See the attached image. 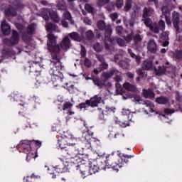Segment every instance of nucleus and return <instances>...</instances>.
Here are the masks:
<instances>
[{
	"label": "nucleus",
	"instance_id": "1",
	"mask_svg": "<svg viewBox=\"0 0 182 182\" xmlns=\"http://www.w3.org/2000/svg\"><path fill=\"white\" fill-rule=\"evenodd\" d=\"M48 50H50L52 56L51 63L50 64V74L51 75L52 82L54 86H58L63 82V74L60 73L62 69V63L56 53H59L60 48L59 45L56 43V37L53 34L48 35V41L47 43Z\"/></svg>",
	"mask_w": 182,
	"mask_h": 182
},
{
	"label": "nucleus",
	"instance_id": "2",
	"mask_svg": "<svg viewBox=\"0 0 182 182\" xmlns=\"http://www.w3.org/2000/svg\"><path fill=\"white\" fill-rule=\"evenodd\" d=\"M143 21L145 25L150 28L151 31L154 33H159L160 31H164L166 29V23L163 20L159 21V25L156 23H152L150 18H144Z\"/></svg>",
	"mask_w": 182,
	"mask_h": 182
},
{
	"label": "nucleus",
	"instance_id": "3",
	"mask_svg": "<svg viewBox=\"0 0 182 182\" xmlns=\"http://www.w3.org/2000/svg\"><path fill=\"white\" fill-rule=\"evenodd\" d=\"M77 143V138L70 134H65L58 140V144L60 149H66L67 146H75Z\"/></svg>",
	"mask_w": 182,
	"mask_h": 182
},
{
	"label": "nucleus",
	"instance_id": "4",
	"mask_svg": "<svg viewBox=\"0 0 182 182\" xmlns=\"http://www.w3.org/2000/svg\"><path fill=\"white\" fill-rule=\"evenodd\" d=\"M141 68L144 69V70H149L150 69H154L155 72H156L157 75H163L164 72H166V68L163 67H158V69L156 68V67L153 66V62L151 60H145L142 64H141Z\"/></svg>",
	"mask_w": 182,
	"mask_h": 182
},
{
	"label": "nucleus",
	"instance_id": "5",
	"mask_svg": "<svg viewBox=\"0 0 182 182\" xmlns=\"http://www.w3.org/2000/svg\"><path fill=\"white\" fill-rule=\"evenodd\" d=\"M102 97L99 95H95L91 97L90 100H87L86 104H81L80 109H86L87 106H91V107H97L100 103H102Z\"/></svg>",
	"mask_w": 182,
	"mask_h": 182
},
{
	"label": "nucleus",
	"instance_id": "6",
	"mask_svg": "<svg viewBox=\"0 0 182 182\" xmlns=\"http://www.w3.org/2000/svg\"><path fill=\"white\" fill-rule=\"evenodd\" d=\"M82 139L83 142L85 144V147L87 149H90V147H92V144L90 143V140H91V141H100L99 139H95V138H92V136H90V134H89V132L86 131L85 132H83L82 134Z\"/></svg>",
	"mask_w": 182,
	"mask_h": 182
},
{
	"label": "nucleus",
	"instance_id": "7",
	"mask_svg": "<svg viewBox=\"0 0 182 182\" xmlns=\"http://www.w3.org/2000/svg\"><path fill=\"white\" fill-rule=\"evenodd\" d=\"M35 32V24L30 25L27 28V33L23 35V39L26 42L31 39V35Z\"/></svg>",
	"mask_w": 182,
	"mask_h": 182
},
{
	"label": "nucleus",
	"instance_id": "8",
	"mask_svg": "<svg viewBox=\"0 0 182 182\" xmlns=\"http://www.w3.org/2000/svg\"><path fill=\"white\" fill-rule=\"evenodd\" d=\"M173 26L176 30V32H180V27L178 23L180 22V14L178 12L174 11L172 14Z\"/></svg>",
	"mask_w": 182,
	"mask_h": 182
},
{
	"label": "nucleus",
	"instance_id": "9",
	"mask_svg": "<svg viewBox=\"0 0 182 182\" xmlns=\"http://www.w3.org/2000/svg\"><path fill=\"white\" fill-rule=\"evenodd\" d=\"M18 146L21 149H23V153H29V151H31V141H29L28 140L22 141L21 142H20Z\"/></svg>",
	"mask_w": 182,
	"mask_h": 182
},
{
	"label": "nucleus",
	"instance_id": "10",
	"mask_svg": "<svg viewBox=\"0 0 182 182\" xmlns=\"http://www.w3.org/2000/svg\"><path fill=\"white\" fill-rule=\"evenodd\" d=\"M89 167L90 174H93L99 171V166H97V161L96 160L90 161L89 164Z\"/></svg>",
	"mask_w": 182,
	"mask_h": 182
},
{
	"label": "nucleus",
	"instance_id": "11",
	"mask_svg": "<svg viewBox=\"0 0 182 182\" xmlns=\"http://www.w3.org/2000/svg\"><path fill=\"white\" fill-rule=\"evenodd\" d=\"M2 11H4L6 16H15L16 15L15 9L11 6H6L5 9H2Z\"/></svg>",
	"mask_w": 182,
	"mask_h": 182
},
{
	"label": "nucleus",
	"instance_id": "12",
	"mask_svg": "<svg viewBox=\"0 0 182 182\" xmlns=\"http://www.w3.org/2000/svg\"><path fill=\"white\" fill-rule=\"evenodd\" d=\"M105 168H112V169H114L115 171H119V168H120V167H123V164H117V165H114V164H112V162H109V160H107L105 161Z\"/></svg>",
	"mask_w": 182,
	"mask_h": 182
},
{
	"label": "nucleus",
	"instance_id": "13",
	"mask_svg": "<svg viewBox=\"0 0 182 182\" xmlns=\"http://www.w3.org/2000/svg\"><path fill=\"white\" fill-rule=\"evenodd\" d=\"M147 49L151 53H156V52H157V43L153 40H150L148 42Z\"/></svg>",
	"mask_w": 182,
	"mask_h": 182
},
{
	"label": "nucleus",
	"instance_id": "14",
	"mask_svg": "<svg viewBox=\"0 0 182 182\" xmlns=\"http://www.w3.org/2000/svg\"><path fill=\"white\" fill-rule=\"evenodd\" d=\"M1 31L4 35H8L11 32V26L8 25L6 21H3L1 23Z\"/></svg>",
	"mask_w": 182,
	"mask_h": 182
},
{
	"label": "nucleus",
	"instance_id": "15",
	"mask_svg": "<svg viewBox=\"0 0 182 182\" xmlns=\"http://www.w3.org/2000/svg\"><path fill=\"white\" fill-rule=\"evenodd\" d=\"M154 15V9L150 7H144L143 10V18H149Z\"/></svg>",
	"mask_w": 182,
	"mask_h": 182
},
{
	"label": "nucleus",
	"instance_id": "16",
	"mask_svg": "<svg viewBox=\"0 0 182 182\" xmlns=\"http://www.w3.org/2000/svg\"><path fill=\"white\" fill-rule=\"evenodd\" d=\"M144 105H146V107H148V111L151 113H156L157 114L159 112L156 111V108H154V104L151 102V101H146L144 103Z\"/></svg>",
	"mask_w": 182,
	"mask_h": 182
},
{
	"label": "nucleus",
	"instance_id": "17",
	"mask_svg": "<svg viewBox=\"0 0 182 182\" xmlns=\"http://www.w3.org/2000/svg\"><path fill=\"white\" fill-rule=\"evenodd\" d=\"M60 46L63 49H69V48H70V39H69V37L65 36L61 43H60Z\"/></svg>",
	"mask_w": 182,
	"mask_h": 182
},
{
	"label": "nucleus",
	"instance_id": "18",
	"mask_svg": "<svg viewBox=\"0 0 182 182\" xmlns=\"http://www.w3.org/2000/svg\"><path fill=\"white\" fill-rule=\"evenodd\" d=\"M143 95L146 99H154L156 97V95L151 90L148 89H144L143 90Z\"/></svg>",
	"mask_w": 182,
	"mask_h": 182
},
{
	"label": "nucleus",
	"instance_id": "19",
	"mask_svg": "<svg viewBox=\"0 0 182 182\" xmlns=\"http://www.w3.org/2000/svg\"><path fill=\"white\" fill-rule=\"evenodd\" d=\"M18 42H19V34L16 32V31H13L10 43H11V45H16V43H18Z\"/></svg>",
	"mask_w": 182,
	"mask_h": 182
},
{
	"label": "nucleus",
	"instance_id": "20",
	"mask_svg": "<svg viewBox=\"0 0 182 182\" xmlns=\"http://www.w3.org/2000/svg\"><path fill=\"white\" fill-rule=\"evenodd\" d=\"M27 154L26 160L28 163H31V161H33L36 157H38V153L36 151H29L28 153H26Z\"/></svg>",
	"mask_w": 182,
	"mask_h": 182
},
{
	"label": "nucleus",
	"instance_id": "21",
	"mask_svg": "<svg viewBox=\"0 0 182 182\" xmlns=\"http://www.w3.org/2000/svg\"><path fill=\"white\" fill-rule=\"evenodd\" d=\"M69 36L70 38H71V39H73L74 41H77V42H80V41L83 39V36H80L79 35V33L76 32H73L69 33Z\"/></svg>",
	"mask_w": 182,
	"mask_h": 182
},
{
	"label": "nucleus",
	"instance_id": "22",
	"mask_svg": "<svg viewBox=\"0 0 182 182\" xmlns=\"http://www.w3.org/2000/svg\"><path fill=\"white\" fill-rule=\"evenodd\" d=\"M124 89H126V90H129V92H137V88L136 86L132 85V84L129 82H125L123 85Z\"/></svg>",
	"mask_w": 182,
	"mask_h": 182
},
{
	"label": "nucleus",
	"instance_id": "23",
	"mask_svg": "<svg viewBox=\"0 0 182 182\" xmlns=\"http://www.w3.org/2000/svg\"><path fill=\"white\" fill-rule=\"evenodd\" d=\"M48 171H50L49 173L50 174H54L53 176V178H56V174H58V173H60V168H55L53 166H50V168H48Z\"/></svg>",
	"mask_w": 182,
	"mask_h": 182
},
{
	"label": "nucleus",
	"instance_id": "24",
	"mask_svg": "<svg viewBox=\"0 0 182 182\" xmlns=\"http://www.w3.org/2000/svg\"><path fill=\"white\" fill-rule=\"evenodd\" d=\"M49 15L54 22H59V16H58V14H56V11H55L53 9L49 10Z\"/></svg>",
	"mask_w": 182,
	"mask_h": 182
},
{
	"label": "nucleus",
	"instance_id": "25",
	"mask_svg": "<svg viewBox=\"0 0 182 182\" xmlns=\"http://www.w3.org/2000/svg\"><path fill=\"white\" fill-rule=\"evenodd\" d=\"M110 35H112V28H108L105 31V41H108V42H110V43H113V40L110 38Z\"/></svg>",
	"mask_w": 182,
	"mask_h": 182
},
{
	"label": "nucleus",
	"instance_id": "26",
	"mask_svg": "<svg viewBox=\"0 0 182 182\" xmlns=\"http://www.w3.org/2000/svg\"><path fill=\"white\" fill-rule=\"evenodd\" d=\"M156 103L159 105H167L168 103V98L166 97H159L156 99Z\"/></svg>",
	"mask_w": 182,
	"mask_h": 182
},
{
	"label": "nucleus",
	"instance_id": "27",
	"mask_svg": "<svg viewBox=\"0 0 182 182\" xmlns=\"http://www.w3.org/2000/svg\"><path fill=\"white\" fill-rule=\"evenodd\" d=\"M161 39H163L165 41V42L163 43L164 46H168V33L167 32H163L161 34Z\"/></svg>",
	"mask_w": 182,
	"mask_h": 182
},
{
	"label": "nucleus",
	"instance_id": "28",
	"mask_svg": "<svg viewBox=\"0 0 182 182\" xmlns=\"http://www.w3.org/2000/svg\"><path fill=\"white\" fill-rule=\"evenodd\" d=\"M68 154L71 156L72 159H74V160H76L77 161L78 160H80L79 157H77V151H69L68 152Z\"/></svg>",
	"mask_w": 182,
	"mask_h": 182
},
{
	"label": "nucleus",
	"instance_id": "29",
	"mask_svg": "<svg viewBox=\"0 0 182 182\" xmlns=\"http://www.w3.org/2000/svg\"><path fill=\"white\" fill-rule=\"evenodd\" d=\"M128 53H129L130 56H132L134 59H135L136 62L137 63H140L141 58L139 55H136L133 52H132V50L128 49Z\"/></svg>",
	"mask_w": 182,
	"mask_h": 182
},
{
	"label": "nucleus",
	"instance_id": "30",
	"mask_svg": "<svg viewBox=\"0 0 182 182\" xmlns=\"http://www.w3.org/2000/svg\"><path fill=\"white\" fill-rule=\"evenodd\" d=\"M57 28L56 25L52 24V23H47L46 24V30L48 31V32H54Z\"/></svg>",
	"mask_w": 182,
	"mask_h": 182
},
{
	"label": "nucleus",
	"instance_id": "31",
	"mask_svg": "<svg viewBox=\"0 0 182 182\" xmlns=\"http://www.w3.org/2000/svg\"><path fill=\"white\" fill-rule=\"evenodd\" d=\"M162 14L164 15V16H170V9H168V6H164L162 7Z\"/></svg>",
	"mask_w": 182,
	"mask_h": 182
},
{
	"label": "nucleus",
	"instance_id": "32",
	"mask_svg": "<svg viewBox=\"0 0 182 182\" xmlns=\"http://www.w3.org/2000/svg\"><path fill=\"white\" fill-rule=\"evenodd\" d=\"M98 59L100 62H101V64H100L101 69H107V67L109 66V65H107V63L105 62V60L103 59V58L99 57Z\"/></svg>",
	"mask_w": 182,
	"mask_h": 182
},
{
	"label": "nucleus",
	"instance_id": "33",
	"mask_svg": "<svg viewBox=\"0 0 182 182\" xmlns=\"http://www.w3.org/2000/svg\"><path fill=\"white\" fill-rule=\"evenodd\" d=\"M41 16L45 21H49V16H48V9H43L41 12Z\"/></svg>",
	"mask_w": 182,
	"mask_h": 182
},
{
	"label": "nucleus",
	"instance_id": "34",
	"mask_svg": "<svg viewBox=\"0 0 182 182\" xmlns=\"http://www.w3.org/2000/svg\"><path fill=\"white\" fill-rule=\"evenodd\" d=\"M97 27L101 30L106 29V23L103 21H100L97 23Z\"/></svg>",
	"mask_w": 182,
	"mask_h": 182
},
{
	"label": "nucleus",
	"instance_id": "35",
	"mask_svg": "<svg viewBox=\"0 0 182 182\" xmlns=\"http://www.w3.org/2000/svg\"><path fill=\"white\" fill-rule=\"evenodd\" d=\"M63 16L64 18V19H66L67 21H70L71 19V16H70V13H69V11H65L63 12Z\"/></svg>",
	"mask_w": 182,
	"mask_h": 182
},
{
	"label": "nucleus",
	"instance_id": "36",
	"mask_svg": "<svg viewBox=\"0 0 182 182\" xmlns=\"http://www.w3.org/2000/svg\"><path fill=\"white\" fill-rule=\"evenodd\" d=\"M93 48H94L95 50H96V52H100V50H102V46L99 43H95L93 45Z\"/></svg>",
	"mask_w": 182,
	"mask_h": 182
},
{
	"label": "nucleus",
	"instance_id": "37",
	"mask_svg": "<svg viewBox=\"0 0 182 182\" xmlns=\"http://www.w3.org/2000/svg\"><path fill=\"white\" fill-rule=\"evenodd\" d=\"M115 87H116V92L117 95H120V93L123 92V88L122 87V85H120V84L117 83L115 85Z\"/></svg>",
	"mask_w": 182,
	"mask_h": 182
},
{
	"label": "nucleus",
	"instance_id": "38",
	"mask_svg": "<svg viewBox=\"0 0 182 182\" xmlns=\"http://www.w3.org/2000/svg\"><path fill=\"white\" fill-rule=\"evenodd\" d=\"M129 62L126 60L120 61V66L122 68V69H127V68H129Z\"/></svg>",
	"mask_w": 182,
	"mask_h": 182
},
{
	"label": "nucleus",
	"instance_id": "39",
	"mask_svg": "<svg viewBox=\"0 0 182 182\" xmlns=\"http://www.w3.org/2000/svg\"><path fill=\"white\" fill-rule=\"evenodd\" d=\"M117 43H118L119 46H126V42L124 41L123 39L120 38H116Z\"/></svg>",
	"mask_w": 182,
	"mask_h": 182
},
{
	"label": "nucleus",
	"instance_id": "40",
	"mask_svg": "<svg viewBox=\"0 0 182 182\" xmlns=\"http://www.w3.org/2000/svg\"><path fill=\"white\" fill-rule=\"evenodd\" d=\"M142 40H143V38L140 36V35L139 34H136L134 36V41L135 43H139V42H141Z\"/></svg>",
	"mask_w": 182,
	"mask_h": 182
},
{
	"label": "nucleus",
	"instance_id": "41",
	"mask_svg": "<svg viewBox=\"0 0 182 182\" xmlns=\"http://www.w3.org/2000/svg\"><path fill=\"white\" fill-rule=\"evenodd\" d=\"M122 113L124 114V116H128V119H130V113H132V112H130L129 109L124 108L122 110Z\"/></svg>",
	"mask_w": 182,
	"mask_h": 182
},
{
	"label": "nucleus",
	"instance_id": "42",
	"mask_svg": "<svg viewBox=\"0 0 182 182\" xmlns=\"http://www.w3.org/2000/svg\"><path fill=\"white\" fill-rule=\"evenodd\" d=\"M79 168H80V171L82 174H84L85 176H86V170H87V168H85V166L83 165H80L77 166V170H79Z\"/></svg>",
	"mask_w": 182,
	"mask_h": 182
},
{
	"label": "nucleus",
	"instance_id": "43",
	"mask_svg": "<svg viewBox=\"0 0 182 182\" xmlns=\"http://www.w3.org/2000/svg\"><path fill=\"white\" fill-rule=\"evenodd\" d=\"M130 8H132V1H127L124 7V11H125V12H127L130 9Z\"/></svg>",
	"mask_w": 182,
	"mask_h": 182
},
{
	"label": "nucleus",
	"instance_id": "44",
	"mask_svg": "<svg viewBox=\"0 0 182 182\" xmlns=\"http://www.w3.org/2000/svg\"><path fill=\"white\" fill-rule=\"evenodd\" d=\"M71 107H73V105L70 102H65L63 105V110H66V109H70Z\"/></svg>",
	"mask_w": 182,
	"mask_h": 182
},
{
	"label": "nucleus",
	"instance_id": "45",
	"mask_svg": "<svg viewBox=\"0 0 182 182\" xmlns=\"http://www.w3.org/2000/svg\"><path fill=\"white\" fill-rule=\"evenodd\" d=\"M123 5H124V1H123V0H117V2H116L117 8H122Z\"/></svg>",
	"mask_w": 182,
	"mask_h": 182
},
{
	"label": "nucleus",
	"instance_id": "46",
	"mask_svg": "<svg viewBox=\"0 0 182 182\" xmlns=\"http://www.w3.org/2000/svg\"><path fill=\"white\" fill-rule=\"evenodd\" d=\"M85 9L87 12H92L93 11V8L92 7V6L89 5L88 4H85Z\"/></svg>",
	"mask_w": 182,
	"mask_h": 182
},
{
	"label": "nucleus",
	"instance_id": "47",
	"mask_svg": "<svg viewBox=\"0 0 182 182\" xmlns=\"http://www.w3.org/2000/svg\"><path fill=\"white\" fill-rule=\"evenodd\" d=\"M93 82L96 86H103L104 85L103 82H102V81L97 79L93 80Z\"/></svg>",
	"mask_w": 182,
	"mask_h": 182
},
{
	"label": "nucleus",
	"instance_id": "48",
	"mask_svg": "<svg viewBox=\"0 0 182 182\" xmlns=\"http://www.w3.org/2000/svg\"><path fill=\"white\" fill-rule=\"evenodd\" d=\"M134 102H137V103H140V105H141V102H143V100H141V97L139 95H135L134 97Z\"/></svg>",
	"mask_w": 182,
	"mask_h": 182
},
{
	"label": "nucleus",
	"instance_id": "49",
	"mask_svg": "<svg viewBox=\"0 0 182 182\" xmlns=\"http://www.w3.org/2000/svg\"><path fill=\"white\" fill-rule=\"evenodd\" d=\"M84 63L85 66H87V68H90V66H92V61L88 58H85Z\"/></svg>",
	"mask_w": 182,
	"mask_h": 182
},
{
	"label": "nucleus",
	"instance_id": "50",
	"mask_svg": "<svg viewBox=\"0 0 182 182\" xmlns=\"http://www.w3.org/2000/svg\"><path fill=\"white\" fill-rule=\"evenodd\" d=\"M174 58L176 59H180L182 58V50L181 51H178L174 54Z\"/></svg>",
	"mask_w": 182,
	"mask_h": 182
},
{
	"label": "nucleus",
	"instance_id": "51",
	"mask_svg": "<svg viewBox=\"0 0 182 182\" xmlns=\"http://www.w3.org/2000/svg\"><path fill=\"white\" fill-rule=\"evenodd\" d=\"M116 32H117V35H122V33L123 32V27H122V26L117 27Z\"/></svg>",
	"mask_w": 182,
	"mask_h": 182
},
{
	"label": "nucleus",
	"instance_id": "52",
	"mask_svg": "<svg viewBox=\"0 0 182 182\" xmlns=\"http://www.w3.org/2000/svg\"><path fill=\"white\" fill-rule=\"evenodd\" d=\"M136 72L139 75V76H141L142 77H144L145 76H146V74L140 69L137 70Z\"/></svg>",
	"mask_w": 182,
	"mask_h": 182
},
{
	"label": "nucleus",
	"instance_id": "53",
	"mask_svg": "<svg viewBox=\"0 0 182 182\" xmlns=\"http://www.w3.org/2000/svg\"><path fill=\"white\" fill-rule=\"evenodd\" d=\"M86 36L88 38V39H91V38H93V32H92V31H87Z\"/></svg>",
	"mask_w": 182,
	"mask_h": 182
},
{
	"label": "nucleus",
	"instance_id": "54",
	"mask_svg": "<svg viewBox=\"0 0 182 182\" xmlns=\"http://www.w3.org/2000/svg\"><path fill=\"white\" fill-rule=\"evenodd\" d=\"M109 2V0H98V5L100 6H102V5H105V4H107Z\"/></svg>",
	"mask_w": 182,
	"mask_h": 182
},
{
	"label": "nucleus",
	"instance_id": "55",
	"mask_svg": "<svg viewBox=\"0 0 182 182\" xmlns=\"http://www.w3.org/2000/svg\"><path fill=\"white\" fill-rule=\"evenodd\" d=\"M109 16H110L112 21H115L117 19V13H113V14H110Z\"/></svg>",
	"mask_w": 182,
	"mask_h": 182
},
{
	"label": "nucleus",
	"instance_id": "56",
	"mask_svg": "<svg viewBox=\"0 0 182 182\" xmlns=\"http://www.w3.org/2000/svg\"><path fill=\"white\" fill-rule=\"evenodd\" d=\"M84 22H85V23H87V25H92V20H90L87 17L84 18Z\"/></svg>",
	"mask_w": 182,
	"mask_h": 182
},
{
	"label": "nucleus",
	"instance_id": "57",
	"mask_svg": "<svg viewBox=\"0 0 182 182\" xmlns=\"http://www.w3.org/2000/svg\"><path fill=\"white\" fill-rule=\"evenodd\" d=\"M16 26L19 30H21V29H22V28H23L22 24H21V21H19V23H18V21H16Z\"/></svg>",
	"mask_w": 182,
	"mask_h": 182
},
{
	"label": "nucleus",
	"instance_id": "58",
	"mask_svg": "<svg viewBox=\"0 0 182 182\" xmlns=\"http://www.w3.org/2000/svg\"><path fill=\"white\" fill-rule=\"evenodd\" d=\"M104 77L105 79H109V77H112V73H104Z\"/></svg>",
	"mask_w": 182,
	"mask_h": 182
},
{
	"label": "nucleus",
	"instance_id": "59",
	"mask_svg": "<svg viewBox=\"0 0 182 182\" xmlns=\"http://www.w3.org/2000/svg\"><path fill=\"white\" fill-rule=\"evenodd\" d=\"M124 39L126 42H130L132 41V34L127 35V36H126Z\"/></svg>",
	"mask_w": 182,
	"mask_h": 182
},
{
	"label": "nucleus",
	"instance_id": "60",
	"mask_svg": "<svg viewBox=\"0 0 182 182\" xmlns=\"http://www.w3.org/2000/svg\"><path fill=\"white\" fill-rule=\"evenodd\" d=\"M149 2H154L155 6L159 8V0H148Z\"/></svg>",
	"mask_w": 182,
	"mask_h": 182
},
{
	"label": "nucleus",
	"instance_id": "61",
	"mask_svg": "<svg viewBox=\"0 0 182 182\" xmlns=\"http://www.w3.org/2000/svg\"><path fill=\"white\" fill-rule=\"evenodd\" d=\"M127 76L129 77V79H133V77H134V75H133L132 73H127Z\"/></svg>",
	"mask_w": 182,
	"mask_h": 182
},
{
	"label": "nucleus",
	"instance_id": "62",
	"mask_svg": "<svg viewBox=\"0 0 182 182\" xmlns=\"http://www.w3.org/2000/svg\"><path fill=\"white\" fill-rule=\"evenodd\" d=\"M166 18V23L168 25H171V20H170V18H168V16H165Z\"/></svg>",
	"mask_w": 182,
	"mask_h": 182
},
{
	"label": "nucleus",
	"instance_id": "63",
	"mask_svg": "<svg viewBox=\"0 0 182 182\" xmlns=\"http://www.w3.org/2000/svg\"><path fill=\"white\" fill-rule=\"evenodd\" d=\"M58 9L60 10V9H65V4L60 5V4H58L57 6Z\"/></svg>",
	"mask_w": 182,
	"mask_h": 182
},
{
	"label": "nucleus",
	"instance_id": "64",
	"mask_svg": "<svg viewBox=\"0 0 182 182\" xmlns=\"http://www.w3.org/2000/svg\"><path fill=\"white\" fill-rule=\"evenodd\" d=\"M174 110L170 109H165V113H167L168 114H170V113H173Z\"/></svg>",
	"mask_w": 182,
	"mask_h": 182
}]
</instances>
